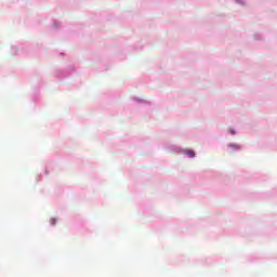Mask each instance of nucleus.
Listing matches in <instances>:
<instances>
[{
  "label": "nucleus",
  "instance_id": "2",
  "mask_svg": "<svg viewBox=\"0 0 277 277\" xmlns=\"http://www.w3.org/2000/svg\"><path fill=\"white\" fill-rule=\"evenodd\" d=\"M55 222H56L55 219L50 220V224H52V226H55Z\"/></svg>",
  "mask_w": 277,
  "mask_h": 277
},
{
  "label": "nucleus",
  "instance_id": "4",
  "mask_svg": "<svg viewBox=\"0 0 277 277\" xmlns=\"http://www.w3.org/2000/svg\"><path fill=\"white\" fill-rule=\"evenodd\" d=\"M232 135H235V130H232Z\"/></svg>",
  "mask_w": 277,
  "mask_h": 277
},
{
  "label": "nucleus",
  "instance_id": "1",
  "mask_svg": "<svg viewBox=\"0 0 277 277\" xmlns=\"http://www.w3.org/2000/svg\"><path fill=\"white\" fill-rule=\"evenodd\" d=\"M232 148H234V150H239L241 148V146H239V145H232Z\"/></svg>",
  "mask_w": 277,
  "mask_h": 277
},
{
  "label": "nucleus",
  "instance_id": "3",
  "mask_svg": "<svg viewBox=\"0 0 277 277\" xmlns=\"http://www.w3.org/2000/svg\"><path fill=\"white\" fill-rule=\"evenodd\" d=\"M189 157H196V154L194 151L188 153Z\"/></svg>",
  "mask_w": 277,
  "mask_h": 277
}]
</instances>
